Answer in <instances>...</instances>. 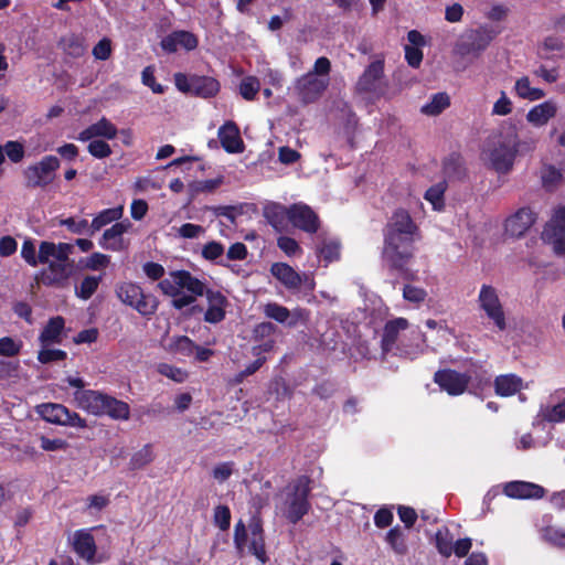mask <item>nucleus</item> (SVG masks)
Wrapping results in <instances>:
<instances>
[{"mask_svg":"<svg viewBox=\"0 0 565 565\" xmlns=\"http://www.w3.org/2000/svg\"><path fill=\"white\" fill-rule=\"evenodd\" d=\"M161 292L172 298L171 305L177 310L191 306L202 297L204 282L189 270L178 269L169 273V277L158 282Z\"/></svg>","mask_w":565,"mask_h":565,"instance_id":"nucleus-1","label":"nucleus"},{"mask_svg":"<svg viewBox=\"0 0 565 565\" xmlns=\"http://www.w3.org/2000/svg\"><path fill=\"white\" fill-rule=\"evenodd\" d=\"M74 401L78 408L94 416H108L114 420H128L130 418L128 403L102 391H75Z\"/></svg>","mask_w":565,"mask_h":565,"instance_id":"nucleus-2","label":"nucleus"},{"mask_svg":"<svg viewBox=\"0 0 565 565\" xmlns=\"http://www.w3.org/2000/svg\"><path fill=\"white\" fill-rule=\"evenodd\" d=\"M422 237H383L382 259L390 271L402 278H414L408 265L415 255V243Z\"/></svg>","mask_w":565,"mask_h":565,"instance_id":"nucleus-3","label":"nucleus"},{"mask_svg":"<svg viewBox=\"0 0 565 565\" xmlns=\"http://www.w3.org/2000/svg\"><path fill=\"white\" fill-rule=\"evenodd\" d=\"M312 480L307 475H301L292 480L286 488L284 500V516L296 525L311 510L309 501Z\"/></svg>","mask_w":565,"mask_h":565,"instance_id":"nucleus-4","label":"nucleus"},{"mask_svg":"<svg viewBox=\"0 0 565 565\" xmlns=\"http://www.w3.org/2000/svg\"><path fill=\"white\" fill-rule=\"evenodd\" d=\"M409 322L406 318L398 317L388 320L383 328L381 338V349L383 353H390L396 350V354L411 360L417 358L422 352V345L419 343L405 345L403 342L397 343L401 331L408 329Z\"/></svg>","mask_w":565,"mask_h":565,"instance_id":"nucleus-5","label":"nucleus"},{"mask_svg":"<svg viewBox=\"0 0 565 565\" xmlns=\"http://www.w3.org/2000/svg\"><path fill=\"white\" fill-rule=\"evenodd\" d=\"M115 292L122 303L147 318L157 312L160 303L154 295L146 294L139 285L131 281L118 284Z\"/></svg>","mask_w":565,"mask_h":565,"instance_id":"nucleus-6","label":"nucleus"},{"mask_svg":"<svg viewBox=\"0 0 565 565\" xmlns=\"http://www.w3.org/2000/svg\"><path fill=\"white\" fill-rule=\"evenodd\" d=\"M519 138L514 128L500 134L493 149L490 151V160L493 169L499 173L509 172L519 152Z\"/></svg>","mask_w":565,"mask_h":565,"instance_id":"nucleus-7","label":"nucleus"},{"mask_svg":"<svg viewBox=\"0 0 565 565\" xmlns=\"http://www.w3.org/2000/svg\"><path fill=\"white\" fill-rule=\"evenodd\" d=\"M60 159L55 156H44L39 162L30 164L23 170L26 189H45L56 177L60 169Z\"/></svg>","mask_w":565,"mask_h":565,"instance_id":"nucleus-8","label":"nucleus"},{"mask_svg":"<svg viewBox=\"0 0 565 565\" xmlns=\"http://www.w3.org/2000/svg\"><path fill=\"white\" fill-rule=\"evenodd\" d=\"M495 35L497 33L493 29L486 26L468 30L458 39L455 52L461 57H477L480 52L486 50Z\"/></svg>","mask_w":565,"mask_h":565,"instance_id":"nucleus-9","label":"nucleus"},{"mask_svg":"<svg viewBox=\"0 0 565 565\" xmlns=\"http://www.w3.org/2000/svg\"><path fill=\"white\" fill-rule=\"evenodd\" d=\"M174 82L180 92L204 98L214 96L220 89L214 77L196 73H174Z\"/></svg>","mask_w":565,"mask_h":565,"instance_id":"nucleus-10","label":"nucleus"},{"mask_svg":"<svg viewBox=\"0 0 565 565\" xmlns=\"http://www.w3.org/2000/svg\"><path fill=\"white\" fill-rule=\"evenodd\" d=\"M477 301L479 309L493 322L498 330L504 331L507 329L505 312L497 288L492 285L483 284Z\"/></svg>","mask_w":565,"mask_h":565,"instance_id":"nucleus-11","label":"nucleus"},{"mask_svg":"<svg viewBox=\"0 0 565 565\" xmlns=\"http://www.w3.org/2000/svg\"><path fill=\"white\" fill-rule=\"evenodd\" d=\"M36 413L47 423L86 428L87 420L78 413L70 411L65 405L57 403H43L36 406Z\"/></svg>","mask_w":565,"mask_h":565,"instance_id":"nucleus-12","label":"nucleus"},{"mask_svg":"<svg viewBox=\"0 0 565 565\" xmlns=\"http://www.w3.org/2000/svg\"><path fill=\"white\" fill-rule=\"evenodd\" d=\"M270 274L289 291H299L303 286L306 290L313 291L315 280L310 274H299L290 265L282 262L270 266Z\"/></svg>","mask_w":565,"mask_h":565,"instance_id":"nucleus-13","label":"nucleus"},{"mask_svg":"<svg viewBox=\"0 0 565 565\" xmlns=\"http://www.w3.org/2000/svg\"><path fill=\"white\" fill-rule=\"evenodd\" d=\"M383 237H422L420 228L405 209H396L383 227Z\"/></svg>","mask_w":565,"mask_h":565,"instance_id":"nucleus-14","label":"nucleus"},{"mask_svg":"<svg viewBox=\"0 0 565 565\" xmlns=\"http://www.w3.org/2000/svg\"><path fill=\"white\" fill-rule=\"evenodd\" d=\"M330 73H305L296 83V90L303 104H310L320 98L329 85Z\"/></svg>","mask_w":565,"mask_h":565,"instance_id":"nucleus-15","label":"nucleus"},{"mask_svg":"<svg viewBox=\"0 0 565 565\" xmlns=\"http://www.w3.org/2000/svg\"><path fill=\"white\" fill-rule=\"evenodd\" d=\"M264 313L267 318L279 323L286 324L288 328H295L298 324L306 326L309 321L310 312L303 308H296L290 311L287 307L277 302H268L264 307Z\"/></svg>","mask_w":565,"mask_h":565,"instance_id":"nucleus-16","label":"nucleus"},{"mask_svg":"<svg viewBox=\"0 0 565 565\" xmlns=\"http://www.w3.org/2000/svg\"><path fill=\"white\" fill-rule=\"evenodd\" d=\"M169 352L184 358H194L195 362H207L214 354V350L198 345L188 335L173 337L168 345Z\"/></svg>","mask_w":565,"mask_h":565,"instance_id":"nucleus-17","label":"nucleus"},{"mask_svg":"<svg viewBox=\"0 0 565 565\" xmlns=\"http://www.w3.org/2000/svg\"><path fill=\"white\" fill-rule=\"evenodd\" d=\"M471 375L459 373L451 369L438 370L434 374V382L449 395H461L468 387Z\"/></svg>","mask_w":565,"mask_h":565,"instance_id":"nucleus-18","label":"nucleus"},{"mask_svg":"<svg viewBox=\"0 0 565 565\" xmlns=\"http://www.w3.org/2000/svg\"><path fill=\"white\" fill-rule=\"evenodd\" d=\"M290 223L300 231L316 234L320 228L318 214L305 203H294L289 206Z\"/></svg>","mask_w":565,"mask_h":565,"instance_id":"nucleus-19","label":"nucleus"},{"mask_svg":"<svg viewBox=\"0 0 565 565\" xmlns=\"http://www.w3.org/2000/svg\"><path fill=\"white\" fill-rule=\"evenodd\" d=\"M203 296H205L207 300V309L203 318L204 321L212 324L222 322L226 317V308L230 305L226 296L220 290L207 288L205 284Z\"/></svg>","mask_w":565,"mask_h":565,"instance_id":"nucleus-20","label":"nucleus"},{"mask_svg":"<svg viewBox=\"0 0 565 565\" xmlns=\"http://www.w3.org/2000/svg\"><path fill=\"white\" fill-rule=\"evenodd\" d=\"M537 214L531 207H521L509 216L504 230L511 237L520 238L535 224Z\"/></svg>","mask_w":565,"mask_h":565,"instance_id":"nucleus-21","label":"nucleus"},{"mask_svg":"<svg viewBox=\"0 0 565 565\" xmlns=\"http://www.w3.org/2000/svg\"><path fill=\"white\" fill-rule=\"evenodd\" d=\"M545 492L540 484L520 480L507 482L503 487V493L512 499H542Z\"/></svg>","mask_w":565,"mask_h":565,"instance_id":"nucleus-22","label":"nucleus"},{"mask_svg":"<svg viewBox=\"0 0 565 565\" xmlns=\"http://www.w3.org/2000/svg\"><path fill=\"white\" fill-rule=\"evenodd\" d=\"M131 222L126 218L116 222L111 227L107 228L99 241L102 248L113 252H120L126 246L124 244L122 235L131 228Z\"/></svg>","mask_w":565,"mask_h":565,"instance_id":"nucleus-23","label":"nucleus"},{"mask_svg":"<svg viewBox=\"0 0 565 565\" xmlns=\"http://www.w3.org/2000/svg\"><path fill=\"white\" fill-rule=\"evenodd\" d=\"M47 264V268H44L40 274L41 281L45 286H62L73 273V263L53 260Z\"/></svg>","mask_w":565,"mask_h":565,"instance_id":"nucleus-24","label":"nucleus"},{"mask_svg":"<svg viewBox=\"0 0 565 565\" xmlns=\"http://www.w3.org/2000/svg\"><path fill=\"white\" fill-rule=\"evenodd\" d=\"M217 135L220 142L226 152L239 153L244 150V142L235 122L226 121L218 128Z\"/></svg>","mask_w":565,"mask_h":565,"instance_id":"nucleus-25","label":"nucleus"},{"mask_svg":"<svg viewBox=\"0 0 565 565\" xmlns=\"http://www.w3.org/2000/svg\"><path fill=\"white\" fill-rule=\"evenodd\" d=\"M64 329L65 319L62 316L50 318L39 335L41 347L47 348L53 344H61L63 341Z\"/></svg>","mask_w":565,"mask_h":565,"instance_id":"nucleus-26","label":"nucleus"},{"mask_svg":"<svg viewBox=\"0 0 565 565\" xmlns=\"http://www.w3.org/2000/svg\"><path fill=\"white\" fill-rule=\"evenodd\" d=\"M117 134V127L106 117H103L82 130L78 134L77 140L85 142L100 137L111 140L116 138Z\"/></svg>","mask_w":565,"mask_h":565,"instance_id":"nucleus-27","label":"nucleus"},{"mask_svg":"<svg viewBox=\"0 0 565 565\" xmlns=\"http://www.w3.org/2000/svg\"><path fill=\"white\" fill-rule=\"evenodd\" d=\"M385 90L384 73H362L356 84L359 94L371 93L373 95L370 99L380 97Z\"/></svg>","mask_w":565,"mask_h":565,"instance_id":"nucleus-28","label":"nucleus"},{"mask_svg":"<svg viewBox=\"0 0 565 565\" xmlns=\"http://www.w3.org/2000/svg\"><path fill=\"white\" fill-rule=\"evenodd\" d=\"M264 217L277 232H282L290 221L289 207L271 202L264 207Z\"/></svg>","mask_w":565,"mask_h":565,"instance_id":"nucleus-29","label":"nucleus"},{"mask_svg":"<svg viewBox=\"0 0 565 565\" xmlns=\"http://www.w3.org/2000/svg\"><path fill=\"white\" fill-rule=\"evenodd\" d=\"M196 38L188 31H177L161 41V46L168 52H175L179 49L192 50L196 47Z\"/></svg>","mask_w":565,"mask_h":565,"instance_id":"nucleus-30","label":"nucleus"},{"mask_svg":"<svg viewBox=\"0 0 565 565\" xmlns=\"http://www.w3.org/2000/svg\"><path fill=\"white\" fill-rule=\"evenodd\" d=\"M73 548L81 558L93 562L96 554L94 536L85 530L76 531L74 534Z\"/></svg>","mask_w":565,"mask_h":565,"instance_id":"nucleus-31","label":"nucleus"},{"mask_svg":"<svg viewBox=\"0 0 565 565\" xmlns=\"http://www.w3.org/2000/svg\"><path fill=\"white\" fill-rule=\"evenodd\" d=\"M493 385L497 395L509 397L521 391L523 380L516 374H503L495 377Z\"/></svg>","mask_w":565,"mask_h":565,"instance_id":"nucleus-32","label":"nucleus"},{"mask_svg":"<svg viewBox=\"0 0 565 565\" xmlns=\"http://www.w3.org/2000/svg\"><path fill=\"white\" fill-rule=\"evenodd\" d=\"M556 113V104L552 100H546L530 109L526 119L532 125L541 127L546 125L551 118L555 117Z\"/></svg>","mask_w":565,"mask_h":565,"instance_id":"nucleus-33","label":"nucleus"},{"mask_svg":"<svg viewBox=\"0 0 565 565\" xmlns=\"http://www.w3.org/2000/svg\"><path fill=\"white\" fill-rule=\"evenodd\" d=\"M443 172L449 180H462L466 177L463 158L458 152H452L443 162Z\"/></svg>","mask_w":565,"mask_h":565,"instance_id":"nucleus-34","label":"nucleus"},{"mask_svg":"<svg viewBox=\"0 0 565 565\" xmlns=\"http://www.w3.org/2000/svg\"><path fill=\"white\" fill-rule=\"evenodd\" d=\"M542 236H565V205L556 209L545 224Z\"/></svg>","mask_w":565,"mask_h":565,"instance_id":"nucleus-35","label":"nucleus"},{"mask_svg":"<svg viewBox=\"0 0 565 565\" xmlns=\"http://www.w3.org/2000/svg\"><path fill=\"white\" fill-rule=\"evenodd\" d=\"M122 213L124 207L121 205L100 211L90 223V234H94L96 231H99L111 222L120 220Z\"/></svg>","mask_w":565,"mask_h":565,"instance_id":"nucleus-36","label":"nucleus"},{"mask_svg":"<svg viewBox=\"0 0 565 565\" xmlns=\"http://www.w3.org/2000/svg\"><path fill=\"white\" fill-rule=\"evenodd\" d=\"M447 190L446 181L438 182L431 186H429L425 194L424 199L431 203L434 210L441 211L445 207V192Z\"/></svg>","mask_w":565,"mask_h":565,"instance_id":"nucleus-37","label":"nucleus"},{"mask_svg":"<svg viewBox=\"0 0 565 565\" xmlns=\"http://www.w3.org/2000/svg\"><path fill=\"white\" fill-rule=\"evenodd\" d=\"M450 105V98L447 93H437L433 95L430 102L425 104L420 111L427 116H437Z\"/></svg>","mask_w":565,"mask_h":565,"instance_id":"nucleus-38","label":"nucleus"},{"mask_svg":"<svg viewBox=\"0 0 565 565\" xmlns=\"http://www.w3.org/2000/svg\"><path fill=\"white\" fill-rule=\"evenodd\" d=\"M317 254L326 265L337 262L341 256V244L335 239L324 241L321 246L317 248Z\"/></svg>","mask_w":565,"mask_h":565,"instance_id":"nucleus-39","label":"nucleus"},{"mask_svg":"<svg viewBox=\"0 0 565 565\" xmlns=\"http://www.w3.org/2000/svg\"><path fill=\"white\" fill-rule=\"evenodd\" d=\"M385 541L396 554L405 555L407 553L405 534L398 525L386 533Z\"/></svg>","mask_w":565,"mask_h":565,"instance_id":"nucleus-40","label":"nucleus"},{"mask_svg":"<svg viewBox=\"0 0 565 565\" xmlns=\"http://www.w3.org/2000/svg\"><path fill=\"white\" fill-rule=\"evenodd\" d=\"M515 92L519 97L529 99V100H537L544 97V90L536 87H531L529 77L524 76L516 81L515 83Z\"/></svg>","mask_w":565,"mask_h":565,"instance_id":"nucleus-41","label":"nucleus"},{"mask_svg":"<svg viewBox=\"0 0 565 565\" xmlns=\"http://www.w3.org/2000/svg\"><path fill=\"white\" fill-rule=\"evenodd\" d=\"M542 539L548 544L564 548L565 547V529L555 525H547L541 530Z\"/></svg>","mask_w":565,"mask_h":565,"instance_id":"nucleus-42","label":"nucleus"},{"mask_svg":"<svg viewBox=\"0 0 565 565\" xmlns=\"http://www.w3.org/2000/svg\"><path fill=\"white\" fill-rule=\"evenodd\" d=\"M435 545L440 555L449 557L452 554V536L447 527L439 529L435 534Z\"/></svg>","mask_w":565,"mask_h":565,"instance_id":"nucleus-43","label":"nucleus"},{"mask_svg":"<svg viewBox=\"0 0 565 565\" xmlns=\"http://www.w3.org/2000/svg\"><path fill=\"white\" fill-rule=\"evenodd\" d=\"M260 89L259 79L255 76L244 77L238 85V93L245 100H254Z\"/></svg>","mask_w":565,"mask_h":565,"instance_id":"nucleus-44","label":"nucleus"},{"mask_svg":"<svg viewBox=\"0 0 565 565\" xmlns=\"http://www.w3.org/2000/svg\"><path fill=\"white\" fill-rule=\"evenodd\" d=\"M153 460V452L150 445H145L141 449L136 451L129 461L131 470H140Z\"/></svg>","mask_w":565,"mask_h":565,"instance_id":"nucleus-45","label":"nucleus"},{"mask_svg":"<svg viewBox=\"0 0 565 565\" xmlns=\"http://www.w3.org/2000/svg\"><path fill=\"white\" fill-rule=\"evenodd\" d=\"M102 277L86 276L79 287L76 288V296L83 300H88L97 290Z\"/></svg>","mask_w":565,"mask_h":565,"instance_id":"nucleus-46","label":"nucleus"},{"mask_svg":"<svg viewBox=\"0 0 565 565\" xmlns=\"http://www.w3.org/2000/svg\"><path fill=\"white\" fill-rule=\"evenodd\" d=\"M157 370L161 375H163L177 383H183L189 376V374L185 370L178 367L175 365L169 364V363L158 364Z\"/></svg>","mask_w":565,"mask_h":565,"instance_id":"nucleus-47","label":"nucleus"},{"mask_svg":"<svg viewBox=\"0 0 565 565\" xmlns=\"http://www.w3.org/2000/svg\"><path fill=\"white\" fill-rule=\"evenodd\" d=\"M23 342L15 340L12 337L0 338V355L6 358H13L20 354Z\"/></svg>","mask_w":565,"mask_h":565,"instance_id":"nucleus-48","label":"nucleus"},{"mask_svg":"<svg viewBox=\"0 0 565 565\" xmlns=\"http://www.w3.org/2000/svg\"><path fill=\"white\" fill-rule=\"evenodd\" d=\"M231 510L225 504H218L214 508L213 523L221 531H227L231 526Z\"/></svg>","mask_w":565,"mask_h":565,"instance_id":"nucleus-49","label":"nucleus"},{"mask_svg":"<svg viewBox=\"0 0 565 565\" xmlns=\"http://www.w3.org/2000/svg\"><path fill=\"white\" fill-rule=\"evenodd\" d=\"M562 171L556 167L547 164L542 168L541 179L545 188L557 185L562 181Z\"/></svg>","mask_w":565,"mask_h":565,"instance_id":"nucleus-50","label":"nucleus"},{"mask_svg":"<svg viewBox=\"0 0 565 565\" xmlns=\"http://www.w3.org/2000/svg\"><path fill=\"white\" fill-rule=\"evenodd\" d=\"M543 419L548 423H562L565 420V397L554 406L543 411Z\"/></svg>","mask_w":565,"mask_h":565,"instance_id":"nucleus-51","label":"nucleus"},{"mask_svg":"<svg viewBox=\"0 0 565 565\" xmlns=\"http://www.w3.org/2000/svg\"><path fill=\"white\" fill-rule=\"evenodd\" d=\"M88 141L87 151L94 158L104 159L111 154V148L105 140L92 139Z\"/></svg>","mask_w":565,"mask_h":565,"instance_id":"nucleus-52","label":"nucleus"},{"mask_svg":"<svg viewBox=\"0 0 565 565\" xmlns=\"http://www.w3.org/2000/svg\"><path fill=\"white\" fill-rule=\"evenodd\" d=\"M67 358V353L61 349H49L42 348L38 352V361L42 364H49L52 362L64 361Z\"/></svg>","mask_w":565,"mask_h":565,"instance_id":"nucleus-53","label":"nucleus"},{"mask_svg":"<svg viewBox=\"0 0 565 565\" xmlns=\"http://www.w3.org/2000/svg\"><path fill=\"white\" fill-rule=\"evenodd\" d=\"M246 542L247 530L244 522L239 520L234 526V545L239 557H242L245 553Z\"/></svg>","mask_w":565,"mask_h":565,"instance_id":"nucleus-54","label":"nucleus"},{"mask_svg":"<svg viewBox=\"0 0 565 565\" xmlns=\"http://www.w3.org/2000/svg\"><path fill=\"white\" fill-rule=\"evenodd\" d=\"M2 148L11 162L19 163L23 160L25 151L21 142L9 140Z\"/></svg>","mask_w":565,"mask_h":565,"instance_id":"nucleus-55","label":"nucleus"},{"mask_svg":"<svg viewBox=\"0 0 565 565\" xmlns=\"http://www.w3.org/2000/svg\"><path fill=\"white\" fill-rule=\"evenodd\" d=\"M248 548L249 553L254 555L260 564L265 565L269 561L266 552L265 537H252Z\"/></svg>","mask_w":565,"mask_h":565,"instance_id":"nucleus-56","label":"nucleus"},{"mask_svg":"<svg viewBox=\"0 0 565 565\" xmlns=\"http://www.w3.org/2000/svg\"><path fill=\"white\" fill-rule=\"evenodd\" d=\"M235 471L234 461H225L216 465L212 470V477L220 483L225 482Z\"/></svg>","mask_w":565,"mask_h":565,"instance_id":"nucleus-57","label":"nucleus"},{"mask_svg":"<svg viewBox=\"0 0 565 565\" xmlns=\"http://www.w3.org/2000/svg\"><path fill=\"white\" fill-rule=\"evenodd\" d=\"M224 254V246L222 243L212 241L206 243L202 248V257L206 260L214 262Z\"/></svg>","mask_w":565,"mask_h":565,"instance_id":"nucleus-58","label":"nucleus"},{"mask_svg":"<svg viewBox=\"0 0 565 565\" xmlns=\"http://www.w3.org/2000/svg\"><path fill=\"white\" fill-rule=\"evenodd\" d=\"M426 297L427 292L423 288L412 285H405L403 288V298L409 302L420 303Z\"/></svg>","mask_w":565,"mask_h":565,"instance_id":"nucleus-59","label":"nucleus"},{"mask_svg":"<svg viewBox=\"0 0 565 565\" xmlns=\"http://www.w3.org/2000/svg\"><path fill=\"white\" fill-rule=\"evenodd\" d=\"M21 257L32 267L39 265L35 245L31 238H28L23 242L21 248Z\"/></svg>","mask_w":565,"mask_h":565,"instance_id":"nucleus-60","label":"nucleus"},{"mask_svg":"<svg viewBox=\"0 0 565 565\" xmlns=\"http://www.w3.org/2000/svg\"><path fill=\"white\" fill-rule=\"evenodd\" d=\"M142 270L145 273V275L153 280V281H161L164 276V273H166V269L164 267L159 264V263H154V262H147L142 265Z\"/></svg>","mask_w":565,"mask_h":565,"instance_id":"nucleus-61","label":"nucleus"},{"mask_svg":"<svg viewBox=\"0 0 565 565\" xmlns=\"http://www.w3.org/2000/svg\"><path fill=\"white\" fill-rule=\"evenodd\" d=\"M40 443V447L45 451L66 450L68 448V443L62 438L51 439L49 437L41 436Z\"/></svg>","mask_w":565,"mask_h":565,"instance_id":"nucleus-62","label":"nucleus"},{"mask_svg":"<svg viewBox=\"0 0 565 565\" xmlns=\"http://www.w3.org/2000/svg\"><path fill=\"white\" fill-rule=\"evenodd\" d=\"M397 514L399 520L405 524L406 529L413 527L418 518L415 509L406 505H398Z\"/></svg>","mask_w":565,"mask_h":565,"instance_id":"nucleus-63","label":"nucleus"},{"mask_svg":"<svg viewBox=\"0 0 565 565\" xmlns=\"http://www.w3.org/2000/svg\"><path fill=\"white\" fill-rule=\"evenodd\" d=\"M394 515L391 509L381 508L374 514V524L379 529L388 527L393 522Z\"/></svg>","mask_w":565,"mask_h":565,"instance_id":"nucleus-64","label":"nucleus"}]
</instances>
